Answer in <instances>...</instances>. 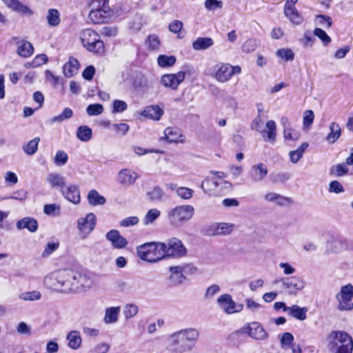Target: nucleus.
<instances>
[{
    "mask_svg": "<svg viewBox=\"0 0 353 353\" xmlns=\"http://www.w3.org/2000/svg\"><path fill=\"white\" fill-rule=\"evenodd\" d=\"M139 221V218L136 216H129L121 220L119 222V225L122 227L128 228L137 225Z\"/></svg>",
    "mask_w": 353,
    "mask_h": 353,
    "instance_id": "obj_59",
    "label": "nucleus"
},
{
    "mask_svg": "<svg viewBox=\"0 0 353 353\" xmlns=\"http://www.w3.org/2000/svg\"><path fill=\"white\" fill-rule=\"evenodd\" d=\"M314 34L317 37L324 46H327L331 42V38L322 29L316 28L314 30Z\"/></svg>",
    "mask_w": 353,
    "mask_h": 353,
    "instance_id": "obj_55",
    "label": "nucleus"
},
{
    "mask_svg": "<svg viewBox=\"0 0 353 353\" xmlns=\"http://www.w3.org/2000/svg\"><path fill=\"white\" fill-rule=\"evenodd\" d=\"M19 230L27 229L31 232H34L38 229V223L36 219L31 217H25L17 223Z\"/></svg>",
    "mask_w": 353,
    "mask_h": 353,
    "instance_id": "obj_30",
    "label": "nucleus"
},
{
    "mask_svg": "<svg viewBox=\"0 0 353 353\" xmlns=\"http://www.w3.org/2000/svg\"><path fill=\"white\" fill-rule=\"evenodd\" d=\"M241 332L257 341H263L268 338V333L263 325L257 321L246 323L241 327Z\"/></svg>",
    "mask_w": 353,
    "mask_h": 353,
    "instance_id": "obj_13",
    "label": "nucleus"
},
{
    "mask_svg": "<svg viewBox=\"0 0 353 353\" xmlns=\"http://www.w3.org/2000/svg\"><path fill=\"white\" fill-rule=\"evenodd\" d=\"M281 283L283 288L290 295H296L304 289L306 282L299 276L285 277L274 281V283Z\"/></svg>",
    "mask_w": 353,
    "mask_h": 353,
    "instance_id": "obj_12",
    "label": "nucleus"
},
{
    "mask_svg": "<svg viewBox=\"0 0 353 353\" xmlns=\"http://www.w3.org/2000/svg\"><path fill=\"white\" fill-rule=\"evenodd\" d=\"M139 311V307L133 303L126 304L123 308V315L125 319H129L135 316Z\"/></svg>",
    "mask_w": 353,
    "mask_h": 353,
    "instance_id": "obj_46",
    "label": "nucleus"
},
{
    "mask_svg": "<svg viewBox=\"0 0 353 353\" xmlns=\"http://www.w3.org/2000/svg\"><path fill=\"white\" fill-rule=\"evenodd\" d=\"M194 190L191 188L181 186L176 190V195L183 200H190L194 195Z\"/></svg>",
    "mask_w": 353,
    "mask_h": 353,
    "instance_id": "obj_49",
    "label": "nucleus"
},
{
    "mask_svg": "<svg viewBox=\"0 0 353 353\" xmlns=\"http://www.w3.org/2000/svg\"><path fill=\"white\" fill-rule=\"evenodd\" d=\"M106 239L111 243L112 246L116 249L125 248L128 242L121 236L117 230H111L105 234Z\"/></svg>",
    "mask_w": 353,
    "mask_h": 353,
    "instance_id": "obj_21",
    "label": "nucleus"
},
{
    "mask_svg": "<svg viewBox=\"0 0 353 353\" xmlns=\"http://www.w3.org/2000/svg\"><path fill=\"white\" fill-rule=\"evenodd\" d=\"M168 349L175 353H183L187 352L188 347L185 346L181 335L179 334V330L176 331L168 337Z\"/></svg>",
    "mask_w": 353,
    "mask_h": 353,
    "instance_id": "obj_16",
    "label": "nucleus"
},
{
    "mask_svg": "<svg viewBox=\"0 0 353 353\" xmlns=\"http://www.w3.org/2000/svg\"><path fill=\"white\" fill-rule=\"evenodd\" d=\"M19 298L23 301H34L41 298V294L39 291L34 290L25 292L19 295Z\"/></svg>",
    "mask_w": 353,
    "mask_h": 353,
    "instance_id": "obj_44",
    "label": "nucleus"
},
{
    "mask_svg": "<svg viewBox=\"0 0 353 353\" xmlns=\"http://www.w3.org/2000/svg\"><path fill=\"white\" fill-rule=\"evenodd\" d=\"M290 10H288L287 7L284 8V12L285 16L290 21L294 24H300L302 22V17L299 14L298 10L294 7H290Z\"/></svg>",
    "mask_w": 353,
    "mask_h": 353,
    "instance_id": "obj_39",
    "label": "nucleus"
},
{
    "mask_svg": "<svg viewBox=\"0 0 353 353\" xmlns=\"http://www.w3.org/2000/svg\"><path fill=\"white\" fill-rule=\"evenodd\" d=\"M330 132L327 135L325 139L330 143H335L341 137V128L339 123L332 122L330 124Z\"/></svg>",
    "mask_w": 353,
    "mask_h": 353,
    "instance_id": "obj_33",
    "label": "nucleus"
},
{
    "mask_svg": "<svg viewBox=\"0 0 353 353\" xmlns=\"http://www.w3.org/2000/svg\"><path fill=\"white\" fill-rule=\"evenodd\" d=\"M97 224V218L93 213H88L84 217L77 220V228L81 239H85L94 230Z\"/></svg>",
    "mask_w": 353,
    "mask_h": 353,
    "instance_id": "obj_11",
    "label": "nucleus"
},
{
    "mask_svg": "<svg viewBox=\"0 0 353 353\" xmlns=\"http://www.w3.org/2000/svg\"><path fill=\"white\" fill-rule=\"evenodd\" d=\"M44 284L46 288L63 292H79L90 289L92 279L85 274L69 270L52 272L46 276Z\"/></svg>",
    "mask_w": 353,
    "mask_h": 353,
    "instance_id": "obj_1",
    "label": "nucleus"
},
{
    "mask_svg": "<svg viewBox=\"0 0 353 353\" xmlns=\"http://www.w3.org/2000/svg\"><path fill=\"white\" fill-rule=\"evenodd\" d=\"M47 182L52 188H59L62 191L65 185V178L57 172H51L46 177Z\"/></svg>",
    "mask_w": 353,
    "mask_h": 353,
    "instance_id": "obj_27",
    "label": "nucleus"
},
{
    "mask_svg": "<svg viewBox=\"0 0 353 353\" xmlns=\"http://www.w3.org/2000/svg\"><path fill=\"white\" fill-rule=\"evenodd\" d=\"M165 243V258H181L186 255L187 249L182 241L177 238L173 237L167 240Z\"/></svg>",
    "mask_w": 353,
    "mask_h": 353,
    "instance_id": "obj_10",
    "label": "nucleus"
},
{
    "mask_svg": "<svg viewBox=\"0 0 353 353\" xmlns=\"http://www.w3.org/2000/svg\"><path fill=\"white\" fill-rule=\"evenodd\" d=\"M285 310L291 316L300 321H304L307 318L306 313L307 312V309L306 307H301L297 305H293Z\"/></svg>",
    "mask_w": 353,
    "mask_h": 353,
    "instance_id": "obj_32",
    "label": "nucleus"
},
{
    "mask_svg": "<svg viewBox=\"0 0 353 353\" xmlns=\"http://www.w3.org/2000/svg\"><path fill=\"white\" fill-rule=\"evenodd\" d=\"M277 57L285 61H292L294 58V54L291 49L289 48H281L276 52Z\"/></svg>",
    "mask_w": 353,
    "mask_h": 353,
    "instance_id": "obj_48",
    "label": "nucleus"
},
{
    "mask_svg": "<svg viewBox=\"0 0 353 353\" xmlns=\"http://www.w3.org/2000/svg\"><path fill=\"white\" fill-rule=\"evenodd\" d=\"M127 103L121 100H114L113 101V112H123L127 109Z\"/></svg>",
    "mask_w": 353,
    "mask_h": 353,
    "instance_id": "obj_63",
    "label": "nucleus"
},
{
    "mask_svg": "<svg viewBox=\"0 0 353 353\" xmlns=\"http://www.w3.org/2000/svg\"><path fill=\"white\" fill-rule=\"evenodd\" d=\"M337 309L339 311H350L353 310V285L350 283L341 287L336 294Z\"/></svg>",
    "mask_w": 353,
    "mask_h": 353,
    "instance_id": "obj_9",
    "label": "nucleus"
},
{
    "mask_svg": "<svg viewBox=\"0 0 353 353\" xmlns=\"http://www.w3.org/2000/svg\"><path fill=\"white\" fill-rule=\"evenodd\" d=\"M89 19L94 23H102L108 21L110 17V7L107 8H89Z\"/></svg>",
    "mask_w": 353,
    "mask_h": 353,
    "instance_id": "obj_20",
    "label": "nucleus"
},
{
    "mask_svg": "<svg viewBox=\"0 0 353 353\" xmlns=\"http://www.w3.org/2000/svg\"><path fill=\"white\" fill-rule=\"evenodd\" d=\"M197 271V268L191 263L170 266L169 268L170 275L167 279L168 285L170 287L179 286L185 281V275L194 274Z\"/></svg>",
    "mask_w": 353,
    "mask_h": 353,
    "instance_id": "obj_4",
    "label": "nucleus"
},
{
    "mask_svg": "<svg viewBox=\"0 0 353 353\" xmlns=\"http://www.w3.org/2000/svg\"><path fill=\"white\" fill-rule=\"evenodd\" d=\"M164 249V243H148L137 248V255L142 260L154 263L165 259Z\"/></svg>",
    "mask_w": 353,
    "mask_h": 353,
    "instance_id": "obj_5",
    "label": "nucleus"
},
{
    "mask_svg": "<svg viewBox=\"0 0 353 353\" xmlns=\"http://www.w3.org/2000/svg\"><path fill=\"white\" fill-rule=\"evenodd\" d=\"M265 200L268 202H274L279 205H285L289 202V199L276 192H268L265 195Z\"/></svg>",
    "mask_w": 353,
    "mask_h": 353,
    "instance_id": "obj_37",
    "label": "nucleus"
},
{
    "mask_svg": "<svg viewBox=\"0 0 353 353\" xmlns=\"http://www.w3.org/2000/svg\"><path fill=\"white\" fill-rule=\"evenodd\" d=\"M88 202L92 206L103 205L106 199L95 190H91L87 196Z\"/></svg>",
    "mask_w": 353,
    "mask_h": 353,
    "instance_id": "obj_35",
    "label": "nucleus"
},
{
    "mask_svg": "<svg viewBox=\"0 0 353 353\" xmlns=\"http://www.w3.org/2000/svg\"><path fill=\"white\" fill-rule=\"evenodd\" d=\"M268 173V167L265 164L260 163L252 166L250 171V176L252 181L258 183L262 181Z\"/></svg>",
    "mask_w": 353,
    "mask_h": 353,
    "instance_id": "obj_23",
    "label": "nucleus"
},
{
    "mask_svg": "<svg viewBox=\"0 0 353 353\" xmlns=\"http://www.w3.org/2000/svg\"><path fill=\"white\" fill-rule=\"evenodd\" d=\"M185 76V71H180L176 74H166L161 77V83L166 88L176 90L179 85L184 80Z\"/></svg>",
    "mask_w": 353,
    "mask_h": 353,
    "instance_id": "obj_19",
    "label": "nucleus"
},
{
    "mask_svg": "<svg viewBox=\"0 0 353 353\" xmlns=\"http://www.w3.org/2000/svg\"><path fill=\"white\" fill-rule=\"evenodd\" d=\"M327 347L332 353H352L353 339L343 331H332L326 337Z\"/></svg>",
    "mask_w": 353,
    "mask_h": 353,
    "instance_id": "obj_2",
    "label": "nucleus"
},
{
    "mask_svg": "<svg viewBox=\"0 0 353 353\" xmlns=\"http://www.w3.org/2000/svg\"><path fill=\"white\" fill-rule=\"evenodd\" d=\"M163 110L161 109L159 105H152L147 106L141 114L147 119L154 121H159L163 116Z\"/></svg>",
    "mask_w": 353,
    "mask_h": 353,
    "instance_id": "obj_26",
    "label": "nucleus"
},
{
    "mask_svg": "<svg viewBox=\"0 0 353 353\" xmlns=\"http://www.w3.org/2000/svg\"><path fill=\"white\" fill-rule=\"evenodd\" d=\"M194 208L190 205L176 206L168 213L170 223L174 226H180L188 221L194 215Z\"/></svg>",
    "mask_w": 353,
    "mask_h": 353,
    "instance_id": "obj_7",
    "label": "nucleus"
},
{
    "mask_svg": "<svg viewBox=\"0 0 353 353\" xmlns=\"http://www.w3.org/2000/svg\"><path fill=\"white\" fill-rule=\"evenodd\" d=\"M139 178L137 172L132 169L124 168L121 170L117 176L119 184L124 187H130L133 185Z\"/></svg>",
    "mask_w": 353,
    "mask_h": 353,
    "instance_id": "obj_15",
    "label": "nucleus"
},
{
    "mask_svg": "<svg viewBox=\"0 0 353 353\" xmlns=\"http://www.w3.org/2000/svg\"><path fill=\"white\" fill-rule=\"evenodd\" d=\"M132 150L133 152L139 155V156H143L144 154H148V153H157V154H162L163 152L160 151L159 150L155 149H145L140 146H136L134 145L132 147Z\"/></svg>",
    "mask_w": 353,
    "mask_h": 353,
    "instance_id": "obj_57",
    "label": "nucleus"
},
{
    "mask_svg": "<svg viewBox=\"0 0 353 353\" xmlns=\"http://www.w3.org/2000/svg\"><path fill=\"white\" fill-rule=\"evenodd\" d=\"M79 61L73 58L70 57L68 62L63 66V72L65 77H71L76 74L79 70Z\"/></svg>",
    "mask_w": 353,
    "mask_h": 353,
    "instance_id": "obj_28",
    "label": "nucleus"
},
{
    "mask_svg": "<svg viewBox=\"0 0 353 353\" xmlns=\"http://www.w3.org/2000/svg\"><path fill=\"white\" fill-rule=\"evenodd\" d=\"M241 73L239 65H232L228 63L218 62L212 65L207 72V74L219 83L228 82L234 75Z\"/></svg>",
    "mask_w": 353,
    "mask_h": 353,
    "instance_id": "obj_3",
    "label": "nucleus"
},
{
    "mask_svg": "<svg viewBox=\"0 0 353 353\" xmlns=\"http://www.w3.org/2000/svg\"><path fill=\"white\" fill-rule=\"evenodd\" d=\"M183 135L180 129L176 127H168L164 130V136L160 140H165L168 143H183Z\"/></svg>",
    "mask_w": 353,
    "mask_h": 353,
    "instance_id": "obj_22",
    "label": "nucleus"
},
{
    "mask_svg": "<svg viewBox=\"0 0 353 353\" xmlns=\"http://www.w3.org/2000/svg\"><path fill=\"white\" fill-rule=\"evenodd\" d=\"M34 48L32 45L28 41H23L19 45L17 54L23 57H28L33 54Z\"/></svg>",
    "mask_w": 353,
    "mask_h": 353,
    "instance_id": "obj_41",
    "label": "nucleus"
},
{
    "mask_svg": "<svg viewBox=\"0 0 353 353\" xmlns=\"http://www.w3.org/2000/svg\"><path fill=\"white\" fill-rule=\"evenodd\" d=\"M294 341V336L290 332H285L282 338L281 339V347L283 348L285 347H288L290 345L292 344V342Z\"/></svg>",
    "mask_w": 353,
    "mask_h": 353,
    "instance_id": "obj_64",
    "label": "nucleus"
},
{
    "mask_svg": "<svg viewBox=\"0 0 353 353\" xmlns=\"http://www.w3.org/2000/svg\"><path fill=\"white\" fill-rule=\"evenodd\" d=\"M40 141V139L39 137H36L27 143L24 144L23 146V150L25 153L28 155H32L35 154L38 150V145Z\"/></svg>",
    "mask_w": 353,
    "mask_h": 353,
    "instance_id": "obj_42",
    "label": "nucleus"
},
{
    "mask_svg": "<svg viewBox=\"0 0 353 353\" xmlns=\"http://www.w3.org/2000/svg\"><path fill=\"white\" fill-rule=\"evenodd\" d=\"M148 48L150 50H158L160 47L159 37L156 34H150L145 41Z\"/></svg>",
    "mask_w": 353,
    "mask_h": 353,
    "instance_id": "obj_47",
    "label": "nucleus"
},
{
    "mask_svg": "<svg viewBox=\"0 0 353 353\" xmlns=\"http://www.w3.org/2000/svg\"><path fill=\"white\" fill-rule=\"evenodd\" d=\"M327 249L332 252H337L342 249V241L338 238L332 237L326 243Z\"/></svg>",
    "mask_w": 353,
    "mask_h": 353,
    "instance_id": "obj_45",
    "label": "nucleus"
},
{
    "mask_svg": "<svg viewBox=\"0 0 353 353\" xmlns=\"http://www.w3.org/2000/svg\"><path fill=\"white\" fill-rule=\"evenodd\" d=\"M283 136L285 139L290 141H296L300 137V132L298 130L291 128H285L283 130Z\"/></svg>",
    "mask_w": 353,
    "mask_h": 353,
    "instance_id": "obj_56",
    "label": "nucleus"
},
{
    "mask_svg": "<svg viewBox=\"0 0 353 353\" xmlns=\"http://www.w3.org/2000/svg\"><path fill=\"white\" fill-rule=\"evenodd\" d=\"M68 160L67 153L63 150H58L54 157V163L57 166L64 165Z\"/></svg>",
    "mask_w": 353,
    "mask_h": 353,
    "instance_id": "obj_51",
    "label": "nucleus"
},
{
    "mask_svg": "<svg viewBox=\"0 0 353 353\" xmlns=\"http://www.w3.org/2000/svg\"><path fill=\"white\" fill-rule=\"evenodd\" d=\"M63 196L74 204H78L81 201L80 192L78 186L70 185L61 191Z\"/></svg>",
    "mask_w": 353,
    "mask_h": 353,
    "instance_id": "obj_25",
    "label": "nucleus"
},
{
    "mask_svg": "<svg viewBox=\"0 0 353 353\" xmlns=\"http://www.w3.org/2000/svg\"><path fill=\"white\" fill-rule=\"evenodd\" d=\"M314 114L312 110H308L303 113V125L305 128H309L314 121Z\"/></svg>",
    "mask_w": 353,
    "mask_h": 353,
    "instance_id": "obj_58",
    "label": "nucleus"
},
{
    "mask_svg": "<svg viewBox=\"0 0 353 353\" xmlns=\"http://www.w3.org/2000/svg\"><path fill=\"white\" fill-rule=\"evenodd\" d=\"M213 44L214 41L210 37H199L192 43V48L195 50H204Z\"/></svg>",
    "mask_w": 353,
    "mask_h": 353,
    "instance_id": "obj_34",
    "label": "nucleus"
},
{
    "mask_svg": "<svg viewBox=\"0 0 353 353\" xmlns=\"http://www.w3.org/2000/svg\"><path fill=\"white\" fill-rule=\"evenodd\" d=\"M234 225L230 223H216L206 228L205 233L210 236L228 235L232 233Z\"/></svg>",
    "mask_w": 353,
    "mask_h": 353,
    "instance_id": "obj_17",
    "label": "nucleus"
},
{
    "mask_svg": "<svg viewBox=\"0 0 353 353\" xmlns=\"http://www.w3.org/2000/svg\"><path fill=\"white\" fill-rule=\"evenodd\" d=\"M68 345L72 350L79 349L82 343V339L80 332L77 330L70 331L66 336Z\"/></svg>",
    "mask_w": 353,
    "mask_h": 353,
    "instance_id": "obj_29",
    "label": "nucleus"
},
{
    "mask_svg": "<svg viewBox=\"0 0 353 353\" xmlns=\"http://www.w3.org/2000/svg\"><path fill=\"white\" fill-rule=\"evenodd\" d=\"M48 24L50 27H56L61 22L60 13L57 9H49L46 14Z\"/></svg>",
    "mask_w": 353,
    "mask_h": 353,
    "instance_id": "obj_38",
    "label": "nucleus"
},
{
    "mask_svg": "<svg viewBox=\"0 0 353 353\" xmlns=\"http://www.w3.org/2000/svg\"><path fill=\"white\" fill-rule=\"evenodd\" d=\"M309 144L307 142L303 143L296 150L289 152L290 161L296 163L303 157L304 152L307 149Z\"/></svg>",
    "mask_w": 353,
    "mask_h": 353,
    "instance_id": "obj_36",
    "label": "nucleus"
},
{
    "mask_svg": "<svg viewBox=\"0 0 353 353\" xmlns=\"http://www.w3.org/2000/svg\"><path fill=\"white\" fill-rule=\"evenodd\" d=\"M258 47V43L256 39H250L245 41L242 45V50L245 53H250L254 51Z\"/></svg>",
    "mask_w": 353,
    "mask_h": 353,
    "instance_id": "obj_52",
    "label": "nucleus"
},
{
    "mask_svg": "<svg viewBox=\"0 0 353 353\" xmlns=\"http://www.w3.org/2000/svg\"><path fill=\"white\" fill-rule=\"evenodd\" d=\"M103 112V107L99 103L89 105L86 108V112L89 116H97Z\"/></svg>",
    "mask_w": 353,
    "mask_h": 353,
    "instance_id": "obj_53",
    "label": "nucleus"
},
{
    "mask_svg": "<svg viewBox=\"0 0 353 353\" xmlns=\"http://www.w3.org/2000/svg\"><path fill=\"white\" fill-rule=\"evenodd\" d=\"M329 191L339 194L345 191L343 185L338 181H332L329 184Z\"/></svg>",
    "mask_w": 353,
    "mask_h": 353,
    "instance_id": "obj_61",
    "label": "nucleus"
},
{
    "mask_svg": "<svg viewBox=\"0 0 353 353\" xmlns=\"http://www.w3.org/2000/svg\"><path fill=\"white\" fill-rule=\"evenodd\" d=\"M263 121L261 115L256 116L251 124V128L259 132L265 140L274 143L276 137V125L274 121L270 120L266 122L264 129Z\"/></svg>",
    "mask_w": 353,
    "mask_h": 353,
    "instance_id": "obj_8",
    "label": "nucleus"
},
{
    "mask_svg": "<svg viewBox=\"0 0 353 353\" xmlns=\"http://www.w3.org/2000/svg\"><path fill=\"white\" fill-rule=\"evenodd\" d=\"M59 243L55 242H48L45 247V249L42 253L43 256H48L53 253L58 248Z\"/></svg>",
    "mask_w": 353,
    "mask_h": 353,
    "instance_id": "obj_60",
    "label": "nucleus"
},
{
    "mask_svg": "<svg viewBox=\"0 0 353 353\" xmlns=\"http://www.w3.org/2000/svg\"><path fill=\"white\" fill-rule=\"evenodd\" d=\"M217 305L221 310L228 314L240 312L243 309V305L236 303L229 294L221 295L217 299Z\"/></svg>",
    "mask_w": 353,
    "mask_h": 353,
    "instance_id": "obj_14",
    "label": "nucleus"
},
{
    "mask_svg": "<svg viewBox=\"0 0 353 353\" xmlns=\"http://www.w3.org/2000/svg\"><path fill=\"white\" fill-rule=\"evenodd\" d=\"M163 195V191L159 186L154 187L150 192L147 193V196L151 201H160Z\"/></svg>",
    "mask_w": 353,
    "mask_h": 353,
    "instance_id": "obj_54",
    "label": "nucleus"
},
{
    "mask_svg": "<svg viewBox=\"0 0 353 353\" xmlns=\"http://www.w3.org/2000/svg\"><path fill=\"white\" fill-rule=\"evenodd\" d=\"M121 307H110L105 310L103 321L105 324L116 323L119 319Z\"/></svg>",
    "mask_w": 353,
    "mask_h": 353,
    "instance_id": "obj_31",
    "label": "nucleus"
},
{
    "mask_svg": "<svg viewBox=\"0 0 353 353\" xmlns=\"http://www.w3.org/2000/svg\"><path fill=\"white\" fill-rule=\"evenodd\" d=\"M176 57L174 56L159 55L157 58L158 65L161 68L170 67L175 64Z\"/></svg>",
    "mask_w": 353,
    "mask_h": 353,
    "instance_id": "obj_43",
    "label": "nucleus"
},
{
    "mask_svg": "<svg viewBox=\"0 0 353 353\" xmlns=\"http://www.w3.org/2000/svg\"><path fill=\"white\" fill-rule=\"evenodd\" d=\"M161 212L157 209H151L145 214L143 219L145 225H148L153 223L159 217Z\"/></svg>",
    "mask_w": 353,
    "mask_h": 353,
    "instance_id": "obj_50",
    "label": "nucleus"
},
{
    "mask_svg": "<svg viewBox=\"0 0 353 353\" xmlns=\"http://www.w3.org/2000/svg\"><path fill=\"white\" fill-rule=\"evenodd\" d=\"M92 130L88 125H81L77 130V137L81 141H88L92 138Z\"/></svg>",
    "mask_w": 353,
    "mask_h": 353,
    "instance_id": "obj_40",
    "label": "nucleus"
},
{
    "mask_svg": "<svg viewBox=\"0 0 353 353\" xmlns=\"http://www.w3.org/2000/svg\"><path fill=\"white\" fill-rule=\"evenodd\" d=\"M179 334L183 339L185 345L188 347L186 348L187 351L192 350L200 336L199 331L193 327L180 330Z\"/></svg>",
    "mask_w": 353,
    "mask_h": 353,
    "instance_id": "obj_18",
    "label": "nucleus"
},
{
    "mask_svg": "<svg viewBox=\"0 0 353 353\" xmlns=\"http://www.w3.org/2000/svg\"><path fill=\"white\" fill-rule=\"evenodd\" d=\"M222 1L217 0H206L205 2V7L208 10H215L222 8Z\"/></svg>",
    "mask_w": 353,
    "mask_h": 353,
    "instance_id": "obj_62",
    "label": "nucleus"
},
{
    "mask_svg": "<svg viewBox=\"0 0 353 353\" xmlns=\"http://www.w3.org/2000/svg\"><path fill=\"white\" fill-rule=\"evenodd\" d=\"M5 4L13 11L23 15L31 16L34 12L27 6L23 4L19 0H2Z\"/></svg>",
    "mask_w": 353,
    "mask_h": 353,
    "instance_id": "obj_24",
    "label": "nucleus"
},
{
    "mask_svg": "<svg viewBox=\"0 0 353 353\" xmlns=\"http://www.w3.org/2000/svg\"><path fill=\"white\" fill-rule=\"evenodd\" d=\"M80 39L84 48L94 53H101L104 50V43L100 35L94 30L87 28L80 32Z\"/></svg>",
    "mask_w": 353,
    "mask_h": 353,
    "instance_id": "obj_6",
    "label": "nucleus"
}]
</instances>
